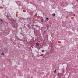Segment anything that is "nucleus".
<instances>
[{"label":"nucleus","mask_w":78,"mask_h":78,"mask_svg":"<svg viewBox=\"0 0 78 78\" xmlns=\"http://www.w3.org/2000/svg\"><path fill=\"white\" fill-rule=\"evenodd\" d=\"M36 45H37V47H39V43H38V42L37 43H36Z\"/></svg>","instance_id":"nucleus-1"},{"label":"nucleus","mask_w":78,"mask_h":78,"mask_svg":"<svg viewBox=\"0 0 78 78\" xmlns=\"http://www.w3.org/2000/svg\"><path fill=\"white\" fill-rule=\"evenodd\" d=\"M47 29L48 30V28H49V25H48V24L47 25Z\"/></svg>","instance_id":"nucleus-2"},{"label":"nucleus","mask_w":78,"mask_h":78,"mask_svg":"<svg viewBox=\"0 0 78 78\" xmlns=\"http://www.w3.org/2000/svg\"><path fill=\"white\" fill-rule=\"evenodd\" d=\"M56 69L54 71V73H56Z\"/></svg>","instance_id":"nucleus-3"},{"label":"nucleus","mask_w":78,"mask_h":78,"mask_svg":"<svg viewBox=\"0 0 78 78\" xmlns=\"http://www.w3.org/2000/svg\"><path fill=\"white\" fill-rule=\"evenodd\" d=\"M52 16H55V15H56V14H55V13H53L52 14Z\"/></svg>","instance_id":"nucleus-4"},{"label":"nucleus","mask_w":78,"mask_h":78,"mask_svg":"<svg viewBox=\"0 0 78 78\" xmlns=\"http://www.w3.org/2000/svg\"><path fill=\"white\" fill-rule=\"evenodd\" d=\"M1 55H4V53H2Z\"/></svg>","instance_id":"nucleus-5"},{"label":"nucleus","mask_w":78,"mask_h":78,"mask_svg":"<svg viewBox=\"0 0 78 78\" xmlns=\"http://www.w3.org/2000/svg\"><path fill=\"white\" fill-rule=\"evenodd\" d=\"M46 19L47 20H49V19L48 18H46Z\"/></svg>","instance_id":"nucleus-6"},{"label":"nucleus","mask_w":78,"mask_h":78,"mask_svg":"<svg viewBox=\"0 0 78 78\" xmlns=\"http://www.w3.org/2000/svg\"><path fill=\"white\" fill-rule=\"evenodd\" d=\"M42 52L43 53H44V50H42Z\"/></svg>","instance_id":"nucleus-7"},{"label":"nucleus","mask_w":78,"mask_h":78,"mask_svg":"<svg viewBox=\"0 0 78 78\" xmlns=\"http://www.w3.org/2000/svg\"><path fill=\"white\" fill-rule=\"evenodd\" d=\"M44 33H45H45H46V31H44Z\"/></svg>","instance_id":"nucleus-8"},{"label":"nucleus","mask_w":78,"mask_h":78,"mask_svg":"<svg viewBox=\"0 0 78 78\" xmlns=\"http://www.w3.org/2000/svg\"><path fill=\"white\" fill-rule=\"evenodd\" d=\"M1 21H3V20H1Z\"/></svg>","instance_id":"nucleus-9"},{"label":"nucleus","mask_w":78,"mask_h":78,"mask_svg":"<svg viewBox=\"0 0 78 78\" xmlns=\"http://www.w3.org/2000/svg\"><path fill=\"white\" fill-rule=\"evenodd\" d=\"M67 3V2H65V4H66Z\"/></svg>","instance_id":"nucleus-10"},{"label":"nucleus","mask_w":78,"mask_h":78,"mask_svg":"<svg viewBox=\"0 0 78 78\" xmlns=\"http://www.w3.org/2000/svg\"><path fill=\"white\" fill-rule=\"evenodd\" d=\"M0 8H1V7H0Z\"/></svg>","instance_id":"nucleus-11"},{"label":"nucleus","mask_w":78,"mask_h":78,"mask_svg":"<svg viewBox=\"0 0 78 78\" xmlns=\"http://www.w3.org/2000/svg\"><path fill=\"white\" fill-rule=\"evenodd\" d=\"M31 78H33V77H31Z\"/></svg>","instance_id":"nucleus-12"},{"label":"nucleus","mask_w":78,"mask_h":78,"mask_svg":"<svg viewBox=\"0 0 78 78\" xmlns=\"http://www.w3.org/2000/svg\"><path fill=\"white\" fill-rule=\"evenodd\" d=\"M16 2V3H17V2Z\"/></svg>","instance_id":"nucleus-13"},{"label":"nucleus","mask_w":78,"mask_h":78,"mask_svg":"<svg viewBox=\"0 0 78 78\" xmlns=\"http://www.w3.org/2000/svg\"><path fill=\"white\" fill-rule=\"evenodd\" d=\"M43 57H44V56H43Z\"/></svg>","instance_id":"nucleus-14"}]
</instances>
